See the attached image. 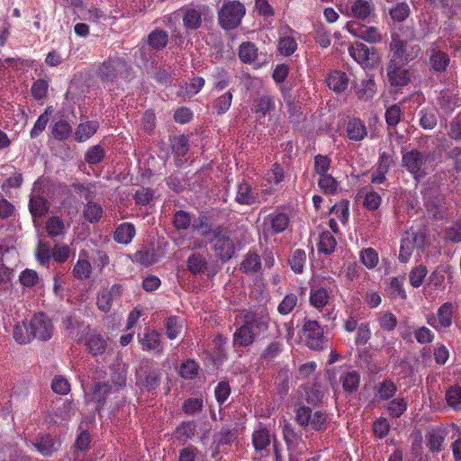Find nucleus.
Instances as JSON below:
<instances>
[{
  "instance_id": "nucleus-40",
  "label": "nucleus",
  "mask_w": 461,
  "mask_h": 461,
  "mask_svg": "<svg viewBox=\"0 0 461 461\" xmlns=\"http://www.w3.org/2000/svg\"><path fill=\"white\" fill-rule=\"evenodd\" d=\"M206 265L205 258L199 253L192 254L187 259V268L193 274L202 273Z\"/></svg>"
},
{
  "instance_id": "nucleus-3",
  "label": "nucleus",
  "mask_w": 461,
  "mask_h": 461,
  "mask_svg": "<svg viewBox=\"0 0 461 461\" xmlns=\"http://www.w3.org/2000/svg\"><path fill=\"white\" fill-rule=\"evenodd\" d=\"M415 40L416 36L413 32H411V37L406 40L401 39L396 34L392 36L390 48L393 52L392 59H393V62L408 63L420 55L421 49L420 45L413 43Z\"/></svg>"
},
{
  "instance_id": "nucleus-23",
  "label": "nucleus",
  "mask_w": 461,
  "mask_h": 461,
  "mask_svg": "<svg viewBox=\"0 0 461 461\" xmlns=\"http://www.w3.org/2000/svg\"><path fill=\"white\" fill-rule=\"evenodd\" d=\"M339 382L342 388L347 393H354L358 389L360 375L357 371H347L340 375Z\"/></svg>"
},
{
  "instance_id": "nucleus-51",
  "label": "nucleus",
  "mask_w": 461,
  "mask_h": 461,
  "mask_svg": "<svg viewBox=\"0 0 461 461\" xmlns=\"http://www.w3.org/2000/svg\"><path fill=\"white\" fill-rule=\"evenodd\" d=\"M427 275L428 270L425 266L420 265L412 268L409 275L410 284L413 287H420L422 285L424 278L426 277Z\"/></svg>"
},
{
  "instance_id": "nucleus-37",
  "label": "nucleus",
  "mask_w": 461,
  "mask_h": 461,
  "mask_svg": "<svg viewBox=\"0 0 461 461\" xmlns=\"http://www.w3.org/2000/svg\"><path fill=\"white\" fill-rule=\"evenodd\" d=\"M376 93V85L374 79L367 78L361 81L360 86L357 91L359 99L367 101Z\"/></svg>"
},
{
  "instance_id": "nucleus-39",
  "label": "nucleus",
  "mask_w": 461,
  "mask_h": 461,
  "mask_svg": "<svg viewBox=\"0 0 461 461\" xmlns=\"http://www.w3.org/2000/svg\"><path fill=\"white\" fill-rule=\"evenodd\" d=\"M239 56L244 63H250L258 57V49L252 42H243L240 46Z\"/></svg>"
},
{
  "instance_id": "nucleus-32",
  "label": "nucleus",
  "mask_w": 461,
  "mask_h": 461,
  "mask_svg": "<svg viewBox=\"0 0 461 461\" xmlns=\"http://www.w3.org/2000/svg\"><path fill=\"white\" fill-rule=\"evenodd\" d=\"M103 212L102 206L94 201H88L83 210L84 218L91 223L97 222L102 218Z\"/></svg>"
},
{
  "instance_id": "nucleus-15",
  "label": "nucleus",
  "mask_w": 461,
  "mask_h": 461,
  "mask_svg": "<svg viewBox=\"0 0 461 461\" xmlns=\"http://www.w3.org/2000/svg\"><path fill=\"white\" fill-rule=\"evenodd\" d=\"M123 384L124 379H122V383L116 384L114 386L109 385L105 383L97 384L95 385L93 392L86 394V400L89 402H95L96 403L95 409L99 410L102 408L105 397L112 392L117 391Z\"/></svg>"
},
{
  "instance_id": "nucleus-12",
  "label": "nucleus",
  "mask_w": 461,
  "mask_h": 461,
  "mask_svg": "<svg viewBox=\"0 0 461 461\" xmlns=\"http://www.w3.org/2000/svg\"><path fill=\"white\" fill-rule=\"evenodd\" d=\"M348 53L354 60L362 66H368L376 59L375 51L361 42L351 44L348 47Z\"/></svg>"
},
{
  "instance_id": "nucleus-27",
  "label": "nucleus",
  "mask_w": 461,
  "mask_h": 461,
  "mask_svg": "<svg viewBox=\"0 0 461 461\" xmlns=\"http://www.w3.org/2000/svg\"><path fill=\"white\" fill-rule=\"evenodd\" d=\"M98 127V122L95 121L80 123L75 132L76 140L79 142L88 140L96 132Z\"/></svg>"
},
{
  "instance_id": "nucleus-57",
  "label": "nucleus",
  "mask_w": 461,
  "mask_h": 461,
  "mask_svg": "<svg viewBox=\"0 0 461 461\" xmlns=\"http://www.w3.org/2000/svg\"><path fill=\"white\" fill-rule=\"evenodd\" d=\"M420 125L425 130H431L437 125V116L433 110H421L420 112Z\"/></svg>"
},
{
  "instance_id": "nucleus-44",
  "label": "nucleus",
  "mask_w": 461,
  "mask_h": 461,
  "mask_svg": "<svg viewBox=\"0 0 461 461\" xmlns=\"http://www.w3.org/2000/svg\"><path fill=\"white\" fill-rule=\"evenodd\" d=\"M377 321L380 327L387 331H392L397 326V317L390 312H381L377 314Z\"/></svg>"
},
{
  "instance_id": "nucleus-30",
  "label": "nucleus",
  "mask_w": 461,
  "mask_h": 461,
  "mask_svg": "<svg viewBox=\"0 0 461 461\" xmlns=\"http://www.w3.org/2000/svg\"><path fill=\"white\" fill-rule=\"evenodd\" d=\"M59 446V444L56 443L49 435L41 437L35 443L37 450L45 456H51L57 451Z\"/></svg>"
},
{
  "instance_id": "nucleus-49",
  "label": "nucleus",
  "mask_w": 461,
  "mask_h": 461,
  "mask_svg": "<svg viewBox=\"0 0 461 461\" xmlns=\"http://www.w3.org/2000/svg\"><path fill=\"white\" fill-rule=\"evenodd\" d=\"M204 86V79L200 77H196L191 79L189 83H186L181 88V94L184 96L191 97L196 95Z\"/></svg>"
},
{
  "instance_id": "nucleus-24",
  "label": "nucleus",
  "mask_w": 461,
  "mask_h": 461,
  "mask_svg": "<svg viewBox=\"0 0 461 461\" xmlns=\"http://www.w3.org/2000/svg\"><path fill=\"white\" fill-rule=\"evenodd\" d=\"M235 200L240 204L250 205L258 202V197L252 193L251 186L248 183H240L237 187Z\"/></svg>"
},
{
  "instance_id": "nucleus-58",
  "label": "nucleus",
  "mask_w": 461,
  "mask_h": 461,
  "mask_svg": "<svg viewBox=\"0 0 461 461\" xmlns=\"http://www.w3.org/2000/svg\"><path fill=\"white\" fill-rule=\"evenodd\" d=\"M51 113L50 108H47L46 111L41 113L34 123L33 128L31 131V138H37L46 128L49 122V114Z\"/></svg>"
},
{
  "instance_id": "nucleus-55",
  "label": "nucleus",
  "mask_w": 461,
  "mask_h": 461,
  "mask_svg": "<svg viewBox=\"0 0 461 461\" xmlns=\"http://www.w3.org/2000/svg\"><path fill=\"white\" fill-rule=\"evenodd\" d=\"M232 102V94L228 91L222 95L219 96L213 102V108L219 114L225 113L230 107Z\"/></svg>"
},
{
  "instance_id": "nucleus-22",
  "label": "nucleus",
  "mask_w": 461,
  "mask_h": 461,
  "mask_svg": "<svg viewBox=\"0 0 461 461\" xmlns=\"http://www.w3.org/2000/svg\"><path fill=\"white\" fill-rule=\"evenodd\" d=\"M240 269L247 275L258 273L261 269L260 257L255 252H248L240 263Z\"/></svg>"
},
{
  "instance_id": "nucleus-41",
  "label": "nucleus",
  "mask_w": 461,
  "mask_h": 461,
  "mask_svg": "<svg viewBox=\"0 0 461 461\" xmlns=\"http://www.w3.org/2000/svg\"><path fill=\"white\" fill-rule=\"evenodd\" d=\"M166 334L169 339H175L181 332L183 324L176 316H170L165 323Z\"/></svg>"
},
{
  "instance_id": "nucleus-63",
  "label": "nucleus",
  "mask_w": 461,
  "mask_h": 461,
  "mask_svg": "<svg viewBox=\"0 0 461 461\" xmlns=\"http://www.w3.org/2000/svg\"><path fill=\"white\" fill-rule=\"evenodd\" d=\"M176 438L178 440H187L194 436V425L193 422H184L176 429Z\"/></svg>"
},
{
  "instance_id": "nucleus-45",
  "label": "nucleus",
  "mask_w": 461,
  "mask_h": 461,
  "mask_svg": "<svg viewBox=\"0 0 461 461\" xmlns=\"http://www.w3.org/2000/svg\"><path fill=\"white\" fill-rule=\"evenodd\" d=\"M305 262H306V253L304 250L300 249H295L293 252V254L289 259V264L291 266V268L293 269V271L294 273H298V274L303 272Z\"/></svg>"
},
{
  "instance_id": "nucleus-25",
  "label": "nucleus",
  "mask_w": 461,
  "mask_h": 461,
  "mask_svg": "<svg viewBox=\"0 0 461 461\" xmlns=\"http://www.w3.org/2000/svg\"><path fill=\"white\" fill-rule=\"evenodd\" d=\"M135 236V228L131 223H122L114 231V240L121 244H129Z\"/></svg>"
},
{
  "instance_id": "nucleus-52",
  "label": "nucleus",
  "mask_w": 461,
  "mask_h": 461,
  "mask_svg": "<svg viewBox=\"0 0 461 461\" xmlns=\"http://www.w3.org/2000/svg\"><path fill=\"white\" fill-rule=\"evenodd\" d=\"M410 232H406V236L402 240L400 253H399V260L402 263H406L411 258L414 246L411 242V238L409 237Z\"/></svg>"
},
{
  "instance_id": "nucleus-50",
  "label": "nucleus",
  "mask_w": 461,
  "mask_h": 461,
  "mask_svg": "<svg viewBox=\"0 0 461 461\" xmlns=\"http://www.w3.org/2000/svg\"><path fill=\"white\" fill-rule=\"evenodd\" d=\"M390 158L384 153L380 157L379 166L376 172L372 176V183L382 184L385 180V174L388 171Z\"/></svg>"
},
{
  "instance_id": "nucleus-48",
  "label": "nucleus",
  "mask_w": 461,
  "mask_h": 461,
  "mask_svg": "<svg viewBox=\"0 0 461 461\" xmlns=\"http://www.w3.org/2000/svg\"><path fill=\"white\" fill-rule=\"evenodd\" d=\"M87 346L94 355H101L106 349V341L99 334H92L88 338Z\"/></svg>"
},
{
  "instance_id": "nucleus-60",
  "label": "nucleus",
  "mask_w": 461,
  "mask_h": 461,
  "mask_svg": "<svg viewBox=\"0 0 461 461\" xmlns=\"http://www.w3.org/2000/svg\"><path fill=\"white\" fill-rule=\"evenodd\" d=\"M330 158L327 156L317 155L314 158V171L318 177L329 174L328 171L330 167Z\"/></svg>"
},
{
  "instance_id": "nucleus-16",
  "label": "nucleus",
  "mask_w": 461,
  "mask_h": 461,
  "mask_svg": "<svg viewBox=\"0 0 461 461\" xmlns=\"http://www.w3.org/2000/svg\"><path fill=\"white\" fill-rule=\"evenodd\" d=\"M295 32L288 26L280 30L278 50L284 56H291L297 49V42L294 36Z\"/></svg>"
},
{
  "instance_id": "nucleus-64",
  "label": "nucleus",
  "mask_w": 461,
  "mask_h": 461,
  "mask_svg": "<svg viewBox=\"0 0 461 461\" xmlns=\"http://www.w3.org/2000/svg\"><path fill=\"white\" fill-rule=\"evenodd\" d=\"M284 169L279 164H274L266 174V180L268 184L278 185L284 178Z\"/></svg>"
},
{
  "instance_id": "nucleus-43",
  "label": "nucleus",
  "mask_w": 461,
  "mask_h": 461,
  "mask_svg": "<svg viewBox=\"0 0 461 461\" xmlns=\"http://www.w3.org/2000/svg\"><path fill=\"white\" fill-rule=\"evenodd\" d=\"M149 44L157 50H161L166 47L168 36L167 33L163 30H155L149 35Z\"/></svg>"
},
{
  "instance_id": "nucleus-14",
  "label": "nucleus",
  "mask_w": 461,
  "mask_h": 461,
  "mask_svg": "<svg viewBox=\"0 0 461 461\" xmlns=\"http://www.w3.org/2000/svg\"><path fill=\"white\" fill-rule=\"evenodd\" d=\"M405 64L404 62H393V59H391L387 75L392 85L402 86L408 84L410 77Z\"/></svg>"
},
{
  "instance_id": "nucleus-1",
  "label": "nucleus",
  "mask_w": 461,
  "mask_h": 461,
  "mask_svg": "<svg viewBox=\"0 0 461 461\" xmlns=\"http://www.w3.org/2000/svg\"><path fill=\"white\" fill-rule=\"evenodd\" d=\"M269 315L266 309L249 312L243 316L242 325L233 335V343L239 347L251 345L255 338L268 328Z\"/></svg>"
},
{
  "instance_id": "nucleus-34",
  "label": "nucleus",
  "mask_w": 461,
  "mask_h": 461,
  "mask_svg": "<svg viewBox=\"0 0 461 461\" xmlns=\"http://www.w3.org/2000/svg\"><path fill=\"white\" fill-rule=\"evenodd\" d=\"M337 241L334 236L329 231H323L319 238L318 251L330 255L334 252Z\"/></svg>"
},
{
  "instance_id": "nucleus-6",
  "label": "nucleus",
  "mask_w": 461,
  "mask_h": 461,
  "mask_svg": "<svg viewBox=\"0 0 461 461\" xmlns=\"http://www.w3.org/2000/svg\"><path fill=\"white\" fill-rule=\"evenodd\" d=\"M184 26L188 30H197L210 14L205 5H188L180 9Z\"/></svg>"
},
{
  "instance_id": "nucleus-8",
  "label": "nucleus",
  "mask_w": 461,
  "mask_h": 461,
  "mask_svg": "<svg viewBox=\"0 0 461 461\" xmlns=\"http://www.w3.org/2000/svg\"><path fill=\"white\" fill-rule=\"evenodd\" d=\"M454 317V305L451 303L442 304L436 314L427 316V322L437 330L449 328Z\"/></svg>"
},
{
  "instance_id": "nucleus-4",
  "label": "nucleus",
  "mask_w": 461,
  "mask_h": 461,
  "mask_svg": "<svg viewBox=\"0 0 461 461\" xmlns=\"http://www.w3.org/2000/svg\"><path fill=\"white\" fill-rule=\"evenodd\" d=\"M245 13V6L240 2L227 1L219 11V23L225 30L234 29L240 25Z\"/></svg>"
},
{
  "instance_id": "nucleus-56",
  "label": "nucleus",
  "mask_w": 461,
  "mask_h": 461,
  "mask_svg": "<svg viewBox=\"0 0 461 461\" xmlns=\"http://www.w3.org/2000/svg\"><path fill=\"white\" fill-rule=\"evenodd\" d=\"M390 15L395 22H402L410 15V7L406 3H399L390 9Z\"/></svg>"
},
{
  "instance_id": "nucleus-29",
  "label": "nucleus",
  "mask_w": 461,
  "mask_h": 461,
  "mask_svg": "<svg viewBox=\"0 0 461 461\" xmlns=\"http://www.w3.org/2000/svg\"><path fill=\"white\" fill-rule=\"evenodd\" d=\"M429 64L436 71H444L449 63V58L447 53L437 50L436 49L430 50Z\"/></svg>"
},
{
  "instance_id": "nucleus-9",
  "label": "nucleus",
  "mask_w": 461,
  "mask_h": 461,
  "mask_svg": "<svg viewBox=\"0 0 461 461\" xmlns=\"http://www.w3.org/2000/svg\"><path fill=\"white\" fill-rule=\"evenodd\" d=\"M30 327L33 335L41 340H48L53 333V325L51 321L42 312L34 314L30 321Z\"/></svg>"
},
{
  "instance_id": "nucleus-53",
  "label": "nucleus",
  "mask_w": 461,
  "mask_h": 461,
  "mask_svg": "<svg viewBox=\"0 0 461 461\" xmlns=\"http://www.w3.org/2000/svg\"><path fill=\"white\" fill-rule=\"evenodd\" d=\"M192 228L194 231H197L203 237H208L211 234L213 235L214 230L212 229V225L205 216L199 217L195 220L192 224Z\"/></svg>"
},
{
  "instance_id": "nucleus-10",
  "label": "nucleus",
  "mask_w": 461,
  "mask_h": 461,
  "mask_svg": "<svg viewBox=\"0 0 461 461\" xmlns=\"http://www.w3.org/2000/svg\"><path fill=\"white\" fill-rule=\"evenodd\" d=\"M288 215L281 212H274L268 214L263 222V232L265 234H278L285 231L289 226Z\"/></svg>"
},
{
  "instance_id": "nucleus-28",
  "label": "nucleus",
  "mask_w": 461,
  "mask_h": 461,
  "mask_svg": "<svg viewBox=\"0 0 461 461\" xmlns=\"http://www.w3.org/2000/svg\"><path fill=\"white\" fill-rule=\"evenodd\" d=\"M252 442L256 450H263L270 445L271 436L267 429L259 427L253 432Z\"/></svg>"
},
{
  "instance_id": "nucleus-59",
  "label": "nucleus",
  "mask_w": 461,
  "mask_h": 461,
  "mask_svg": "<svg viewBox=\"0 0 461 461\" xmlns=\"http://www.w3.org/2000/svg\"><path fill=\"white\" fill-rule=\"evenodd\" d=\"M297 301L298 298L296 294H286L278 305V312L283 315L290 313L296 306Z\"/></svg>"
},
{
  "instance_id": "nucleus-47",
  "label": "nucleus",
  "mask_w": 461,
  "mask_h": 461,
  "mask_svg": "<svg viewBox=\"0 0 461 461\" xmlns=\"http://www.w3.org/2000/svg\"><path fill=\"white\" fill-rule=\"evenodd\" d=\"M92 272V266L87 259L79 258L75 264L72 274L77 279H86L89 277Z\"/></svg>"
},
{
  "instance_id": "nucleus-61",
  "label": "nucleus",
  "mask_w": 461,
  "mask_h": 461,
  "mask_svg": "<svg viewBox=\"0 0 461 461\" xmlns=\"http://www.w3.org/2000/svg\"><path fill=\"white\" fill-rule=\"evenodd\" d=\"M407 408V403L403 398H395L387 405V411L393 417H400Z\"/></svg>"
},
{
  "instance_id": "nucleus-13",
  "label": "nucleus",
  "mask_w": 461,
  "mask_h": 461,
  "mask_svg": "<svg viewBox=\"0 0 461 461\" xmlns=\"http://www.w3.org/2000/svg\"><path fill=\"white\" fill-rule=\"evenodd\" d=\"M138 340L144 351H156L158 354L163 351L161 333L154 330H147L143 334H139Z\"/></svg>"
},
{
  "instance_id": "nucleus-31",
  "label": "nucleus",
  "mask_w": 461,
  "mask_h": 461,
  "mask_svg": "<svg viewBox=\"0 0 461 461\" xmlns=\"http://www.w3.org/2000/svg\"><path fill=\"white\" fill-rule=\"evenodd\" d=\"M319 188L326 194H335L339 192V182L330 175H323L318 177Z\"/></svg>"
},
{
  "instance_id": "nucleus-26",
  "label": "nucleus",
  "mask_w": 461,
  "mask_h": 461,
  "mask_svg": "<svg viewBox=\"0 0 461 461\" xmlns=\"http://www.w3.org/2000/svg\"><path fill=\"white\" fill-rule=\"evenodd\" d=\"M123 64L119 60H108L102 64L99 68V75L103 80L113 81Z\"/></svg>"
},
{
  "instance_id": "nucleus-20",
  "label": "nucleus",
  "mask_w": 461,
  "mask_h": 461,
  "mask_svg": "<svg viewBox=\"0 0 461 461\" xmlns=\"http://www.w3.org/2000/svg\"><path fill=\"white\" fill-rule=\"evenodd\" d=\"M327 86L336 93H344L348 86V77L346 73L335 70L329 74Z\"/></svg>"
},
{
  "instance_id": "nucleus-2",
  "label": "nucleus",
  "mask_w": 461,
  "mask_h": 461,
  "mask_svg": "<svg viewBox=\"0 0 461 461\" xmlns=\"http://www.w3.org/2000/svg\"><path fill=\"white\" fill-rule=\"evenodd\" d=\"M242 246V242L238 240L235 232L222 227H217L213 230L212 248L220 260L223 262L230 260Z\"/></svg>"
},
{
  "instance_id": "nucleus-11",
  "label": "nucleus",
  "mask_w": 461,
  "mask_h": 461,
  "mask_svg": "<svg viewBox=\"0 0 461 461\" xmlns=\"http://www.w3.org/2000/svg\"><path fill=\"white\" fill-rule=\"evenodd\" d=\"M122 294L121 285H113L110 288L102 289L97 295V307L104 312L111 311L113 302L118 301Z\"/></svg>"
},
{
  "instance_id": "nucleus-5",
  "label": "nucleus",
  "mask_w": 461,
  "mask_h": 461,
  "mask_svg": "<svg viewBox=\"0 0 461 461\" xmlns=\"http://www.w3.org/2000/svg\"><path fill=\"white\" fill-rule=\"evenodd\" d=\"M430 163L429 154L412 149L402 156V164L415 178L423 177Z\"/></svg>"
},
{
  "instance_id": "nucleus-21",
  "label": "nucleus",
  "mask_w": 461,
  "mask_h": 461,
  "mask_svg": "<svg viewBox=\"0 0 461 461\" xmlns=\"http://www.w3.org/2000/svg\"><path fill=\"white\" fill-rule=\"evenodd\" d=\"M276 108L273 96L263 95L254 100L253 112L258 117H265Z\"/></svg>"
},
{
  "instance_id": "nucleus-38",
  "label": "nucleus",
  "mask_w": 461,
  "mask_h": 461,
  "mask_svg": "<svg viewBox=\"0 0 461 461\" xmlns=\"http://www.w3.org/2000/svg\"><path fill=\"white\" fill-rule=\"evenodd\" d=\"M30 212L33 216L41 217L49 210L48 202L40 195H33L30 200Z\"/></svg>"
},
{
  "instance_id": "nucleus-46",
  "label": "nucleus",
  "mask_w": 461,
  "mask_h": 461,
  "mask_svg": "<svg viewBox=\"0 0 461 461\" xmlns=\"http://www.w3.org/2000/svg\"><path fill=\"white\" fill-rule=\"evenodd\" d=\"M446 401L451 408L456 411L461 410V387L451 386L446 393Z\"/></svg>"
},
{
  "instance_id": "nucleus-33",
  "label": "nucleus",
  "mask_w": 461,
  "mask_h": 461,
  "mask_svg": "<svg viewBox=\"0 0 461 461\" xmlns=\"http://www.w3.org/2000/svg\"><path fill=\"white\" fill-rule=\"evenodd\" d=\"M13 336L19 344H26L34 339L30 324L27 325L25 322L17 323L14 327Z\"/></svg>"
},
{
  "instance_id": "nucleus-42",
  "label": "nucleus",
  "mask_w": 461,
  "mask_h": 461,
  "mask_svg": "<svg viewBox=\"0 0 461 461\" xmlns=\"http://www.w3.org/2000/svg\"><path fill=\"white\" fill-rule=\"evenodd\" d=\"M330 212L335 213L342 224H346L349 217V201L340 200L331 207Z\"/></svg>"
},
{
  "instance_id": "nucleus-54",
  "label": "nucleus",
  "mask_w": 461,
  "mask_h": 461,
  "mask_svg": "<svg viewBox=\"0 0 461 461\" xmlns=\"http://www.w3.org/2000/svg\"><path fill=\"white\" fill-rule=\"evenodd\" d=\"M63 230L64 222L60 218L57 216L50 218L46 222V231L50 237L54 238L59 236Z\"/></svg>"
},
{
  "instance_id": "nucleus-7",
  "label": "nucleus",
  "mask_w": 461,
  "mask_h": 461,
  "mask_svg": "<svg viewBox=\"0 0 461 461\" xmlns=\"http://www.w3.org/2000/svg\"><path fill=\"white\" fill-rule=\"evenodd\" d=\"M303 332L306 345L315 350L324 348L327 340L323 335V330L316 321H306L303 326Z\"/></svg>"
},
{
  "instance_id": "nucleus-17",
  "label": "nucleus",
  "mask_w": 461,
  "mask_h": 461,
  "mask_svg": "<svg viewBox=\"0 0 461 461\" xmlns=\"http://www.w3.org/2000/svg\"><path fill=\"white\" fill-rule=\"evenodd\" d=\"M374 7L369 0H355L350 6H346L341 12L348 17L364 20L373 12Z\"/></svg>"
},
{
  "instance_id": "nucleus-18",
  "label": "nucleus",
  "mask_w": 461,
  "mask_h": 461,
  "mask_svg": "<svg viewBox=\"0 0 461 461\" xmlns=\"http://www.w3.org/2000/svg\"><path fill=\"white\" fill-rule=\"evenodd\" d=\"M366 123L359 118H350L346 124L347 137L353 141H361L367 136Z\"/></svg>"
},
{
  "instance_id": "nucleus-62",
  "label": "nucleus",
  "mask_w": 461,
  "mask_h": 461,
  "mask_svg": "<svg viewBox=\"0 0 461 461\" xmlns=\"http://www.w3.org/2000/svg\"><path fill=\"white\" fill-rule=\"evenodd\" d=\"M191 221L190 214L180 210L174 214L173 225L177 230H186L191 225Z\"/></svg>"
},
{
  "instance_id": "nucleus-35",
  "label": "nucleus",
  "mask_w": 461,
  "mask_h": 461,
  "mask_svg": "<svg viewBox=\"0 0 461 461\" xmlns=\"http://www.w3.org/2000/svg\"><path fill=\"white\" fill-rule=\"evenodd\" d=\"M359 259L366 268L373 269L378 265L379 256L375 249L366 248L360 250Z\"/></svg>"
},
{
  "instance_id": "nucleus-19",
  "label": "nucleus",
  "mask_w": 461,
  "mask_h": 461,
  "mask_svg": "<svg viewBox=\"0 0 461 461\" xmlns=\"http://www.w3.org/2000/svg\"><path fill=\"white\" fill-rule=\"evenodd\" d=\"M330 293L327 287L312 285L310 291V303L312 307L322 310L329 304Z\"/></svg>"
},
{
  "instance_id": "nucleus-36",
  "label": "nucleus",
  "mask_w": 461,
  "mask_h": 461,
  "mask_svg": "<svg viewBox=\"0 0 461 461\" xmlns=\"http://www.w3.org/2000/svg\"><path fill=\"white\" fill-rule=\"evenodd\" d=\"M72 128L68 121L60 119L51 125V132L56 140H63L68 138Z\"/></svg>"
}]
</instances>
